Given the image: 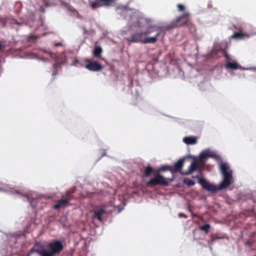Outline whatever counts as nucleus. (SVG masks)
Masks as SVG:
<instances>
[{
	"instance_id": "obj_12",
	"label": "nucleus",
	"mask_w": 256,
	"mask_h": 256,
	"mask_svg": "<svg viewBox=\"0 0 256 256\" xmlns=\"http://www.w3.org/2000/svg\"><path fill=\"white\" fill-rule=\"evenodd\" d=\"M143 32L144 34V36L150 34L153 32H156L155 34H156L158 32L159 33V35L160 34V32L158 28L155 26H151L148 27L146 30L143 31Z\"/></svg>"
},
{
	"instance_id": "obj_10",
	"label": "nucleus",
	"mask_w": 256,
	"mask_h": 256,
	"mask_svg": "<svg viewBox=\"0 0 256 256\" xmlns=\"http://www.w3.org/2000/svg\"><path fill=\"white\" fill-rule=\"evenodd\" d=\"M71 199V196L68 194L66 199H62L57 202V203L54 206V208L56 210H58L60 208H64L68 205L69 200Z\"/></svg>"
},
{
	"instance_id": "obj_9",
	"label": "nucleus",
	"mask_w": 256,
	"mask_h": 256,
	"mask_svg": "<svg viewBox=\"0 0 256 256\" xmlns=\"http://www.w3.org/2000/svg\"><path fill=\"white\" fill-rule=\"evenodd\" d=\"M200 163V162L198 160L196 159H194L192 162L188 170L184 172V173H182V174L184 175H188L191 174L194 171L198 169Z\"/></svg>"
},
{
	"instance_id": "obj_15",
	"label": "nucleus",
	"mask_w": 256,
	"mask_h": 256,
	"mask_svg": "<svg viewBox=\"0 0 256 256\" xmlns=\"http://www.w3.org/2000/svg\"><path fill=\"white\" fill-rule=\"evenodd\" d=\"M248 37V34L242 32H235L231 36L232 38L235 40H242Z\"/></svg>"
},
{
	"instance_id": "obj_4",
	"label": "nucleus",
	"mask_w": 256,
	"mask_h": 256,
	"mask_svg": "<svg viewBox=\"0 0 256 256\" xmlns=\"http://www.w3.org/2000/svg\"><path fill=\"white\" fill-rule=\"evenodd\" d=\"M158 36L159 33L158 32L154 36L144 38L143 31L136 30L130 37L126 38V39L128 42L134 43L154 44L157 41Z\"/></svg>"
},
{
	"instance_id": "obj_30",
	"label": "nucleus",
	"mask_w": 256,
	"mask_h": 256,
	"mask_svg": "<svg viewBox=\"0 0 256 256\" xmlns=\"http://www.w3.org/2000/svg\"><path fill=\"white\" fill-rule=\"evenodd\" d=\"M44 2L46 4V6H50V5L48 4V2H46V0H44Z\"/></svg>"
},
{
	"instance_id": "obj_13",
	"label": "nucleus",
	"mask_w": 256,
	"mask_h": 256,
	"mask_svg": "<svg viewBox=\"0 0 256 256\" xmlns=\"http://www.w3.org/2000/svg\"><path fill=\"white\" fill-rule=\"evenodd\" d=\"M184 159H180L176 163H175L174 165V168H172L173 172H180L181 174L182 172H181V170L184 166Z\"/></svg>"
},
{
	"instance_id": "obj_18",
	"label": "nucleus",
	"mask_w": 256,
	"mask_h": 256,
	"mask_svg": "<svg viewBox=\"0 0 256 256\" xmlns=\"http://www.w3.org/2000/svg\"><path fill=\"white\" fill-rule=\"evenodd\" d=\"M153 169L150 166H146L144 172V174L146 177L149 176L152 172Z\"/></svg>"
},
{
	"instance_id": "obj_22",
	"label": "nucleus",
	"mask_w": 256,
	"mask_h": 256,
	"mask_svg": "<svg viewBox=\"0 0 256 256\" xmlns=\"http://www.w3.org/2000/svg\"><path fill=\"white\" fill-rule=\"evenodd\" d=\"M38 38V36L32 34V35L28 37V40L29 42H33V41L35 40H36Z\"/></svg>"
},
{
	"instance_id": "obj_25",
	"label": "nucleus",
	"mask_w": 256,
	"mask_h": 256,
	"mask_svg": "<svg viewBox=\"0 0 256 256\" xmlns=\"http://www.w3.org/2000/svg\"><path fill=\"white\" fill-rule=\"evenodd\" d=\"M224 56L227 60H231L230 56L226 52H225Z\"/></svg>"
},
{
	"instance_id": "obj_31",
	"label": "nucleus",
	"mask_w": 256,
	"mask_h": 256,
	"mask_svg": "<svg viewBox=\"0 0 256 256\" xmlns=\"http://www.w3.org/2000/svg\"><path fill=\"white\" fill-rule=\"evenodd\" d=\"M60 45H61V44H60V43H58V44H56V46H60Z\"/></svg>"
},
{
	"instance_id": "obj_3",
	"label": "nucleus",
	"mask_w": 256,
	"mask_h": 256,
	"mask_svg": "<svg viewBox=\"0 0 256 256\" xmlns=\"http://www.w3.org/2000/svg\"><path fill=\"white\" fill-rule=\"evenodd\" d=\"M190 16V13L184 12L182 14L172 20L170 24H166L164 27L165 29L168 30L178 27L186 26L191 32H195V26L191 22Z\"/></svg>"
},
{
	"instance_id": "obj_27",
	"label": "nucleus",
	"mask_w": 256,
	"mask_h": 256,
	"mask_svg": "<svg viewBox=\"0 0 256 256\" xmlns=\"http://www.w3.org/2000/svg\"><path fill=\"white\" fill-rule=\"evenodd\" d=\"M40 12L42 13H44L45 12L44 8L42 6H40L39 10Z\"/></svg>"
},
{
	"instance_id": "obj_26",
	"label": "nucleus",
	"mask_w": 256,
	"mask_h": 256,
	"mask_svg": "<svg viewBox=\"0 0 256 256\" xmlns=\"http://www.w3.org/2000/svg\"><path fill=\"white\" fill-rule=\"evenodd\" d=\"M178 216L180 218H187V216L186 215L184 214H183V213H180L178 214Z\"/></svg>"
},
{
	"instance_id": "obj_8",
	"label": "nucleus",
	"mask_w": 256,
	"mask_h": 256,
	"mask_svg": "<svg viewBox=\"0 0 256 256\" xmlns=\"http://www.w3.org/2000/svg\"><path fill=\"white\" fill-rule=\"evenodd\" d=\"M106 213L105 206H102L94 210V214L92 216L93 219H96L99 222H102V215Z\"/></svg>"
},
{
	"instance_id": "obj_32",
	"label": "nucleus",
	"mask_w": 256,
	"mask_h": 256,
	"mask_svg": "<svg viewBox=\"0 0 256 256\" xmlns=\"http://www.w3.org/2000/svg\"><path fill=\"white\" fill-rule=\"evenodd\" d=\"M254 70H256V68H254Z\"/></svg>"
},
{
	"instance_id": "obj_19",
	"label": "nucleus",
	"mask_w": 256,
	"mask_h": 256,
	"mask_svg": "<svg viewBox=\"0 0 256 256\" xmlns=\"http://www.w3.org/2000/svg\"><path fill=\"white\" fill-rule=\"evenodd\" d=\"M184 182V184L189 186H193L195 184V182L194 181L188 178H185Z\"/></svg>"
},
{
	"instance_id": "obj_14",
	"label": "nucleus",
	"mask_w": 256,
	"mask_h": 256,
	"mask_svg": "<svg viewBox=\"0 0 256 256\" xmlns=\"http://www.w3.org/2000/svg\"><path fill=\"white\" fill-rule=\"evenodd\" d=\"M183 142L187 144H195L197 143V138L193 136L184 137Z\"/></svg>"
},
{
	"instance_id": "obj_24",
	"label": "nucleus",
	"mask_w": 256,
	"mask_h": 256,
	"mask_svg": "<svg viewBox=\"0 0 256 256\" xmlns=\"http://www.w3.org/2000/svg\"><path fill=\"white\" fill-rule=\"evenodd\" d=\"M177 7L178 10L180 12L184 11L185 10V6L181 4H178Z\"/></svg>"
},
{
	"instance_id": "obj_17",
	"label": "nucleus",
	"mask_w": 256,
	"mask_h": 256,
	"mask_svg": "<svg viewBox=\"0 0 256 256\" xmlns=\"http://www.w3.org/2000/svg\"><path fill=\"white\" fill-rule=\"evenodd\" d=\"M102 52V49L100 46H96L93 52V54L95 57L100 58Z\"/></svg>"
},
{
	"instance_id": "obj_11",
	"label": "nucleus",
	"mask_w": 256,
	"mask_h": 256,
	"mask_svg": "<svg viewBox=\"0 0 256 256\" xmlns=\"http://www.w3.org/2000/svg\"><path fill=\"white\" fill-rule=\"evenodd\" d=\"M86 68L90 71L98 72L100 70L102 67L97 62H90L86 65Z\"/></svg>"
},
{
	"instance_id": "obj_23",
	"label": "nucleus",
	"mask_w": 256,
	"mask_h": 256,
	"mask_svg": "<svg viewBox=\"0 0 256 256\" xmlns=\"http://www.w3.org/2000/svg\"><path fill=\"white\" fill-rule=\"evenodd\" d=\"M222 238H223L222 237H218L217 236V234H212L211 236V240H212V242H214L216 240L218 239Z\"/></svg>"
},
{
	"instance_id": "obj_21",
	"label": "nucleus",
	"mask_w": 256,
	"mask_h": 256,
	"mask_svg": "<svg viewBox=\"0 0 256 256\" xmlns=\"http://www.w3.org/2000/svg\"><path fill=\"white\" fill-rule=\"evenodd\" d=\"M166 170H170L172 172H173V170H172V168L170 166H164L162 168H160L158 170V172H159L160 171H166Z\"/></svg>"
},
{
	"instance_id": "obj_29",
	"label": "nucleus",
	"mask_w": 256,
	"mask_h": 256,
	"mask_svg": "<svg viewBox=\"0 0 256 256\" xmlns=\"http://www.w3.org/2000/svg\"><path fill=\"white\" fill-rule=\"evenodd\" d=\"M56 74H57V72H56V70H55V71L52 73V76H54Z\"/></svg>"
},
{
	"instance_id": "obj_1",
	"label": "nucleus",
	"mask_w": 256,
	"mask_h": 256,
	"mask_svg": "<svg viewBox=\"0 0 256 256\" xmlns=\"http://www.w3.org/2000/svg\"><path fill=\"white\" fill-rule=\"evenodd\" d=\"M220 170L224 178L218 187L209 183L203 178H198V176L194 178H198V182L203 188L208 192H216L218 190L226 188L232 182V171L230 169L228 164L222 162L220 164Z\"/></svg>"
},
{
	"instance_id": "obj_2",
	"label": "nucleus",
	"mask_w": 256,
	"mask_h": 256,
	"mask_svg": "<svg viewBox=\"0 0 256 256\" xmlns=\"http://www.w3.org/2000/svg\"><path fill=\"white\" fill-rule=\"evenodd\" d=\"M49 250L44 248V246L40 242H36L34 248L28 253V256H30L33 252H36L40 256H55L59 254L64 249L62 243L60 240H54L48 244Z\"/></svg>"
},
{
	"instance_id": "obj_16",
	"label": "nucleus",
	"mask_w": 256,
	"mask_h": 256,
	"mask_svg": "<svg viewBox=\"0 0 256 256\" xmlns=\"http://www.w3.org/2000/svg\"><path fill=\"white\" fill-rule=\"evenodd\" d=\"M225 67L226 68H228L230 70H238L241 68V66L238 65L236 62H227L225 65Z\"/></svg>"
},
{
	"instance_id": "obj_5",
	"label": "nucleus",
	"mask_w": 256,
	"mask_h": 256,
	"mask_svg": "<svg viewBox=\"0 0 256 256\" xmlns=\"http://www.w3.org/2000/svg\"><path fill=\"white\" fill-rule=\"evenodd\" d=\"M169 179L164 178V176L158 172L154 177L148 181L146 184L148 186H154L156 185L167 186L169 184Z\"/></svg>"
},
{
	"instance_id": "obj_7",
	"label": "nucleus",
	"mask_w": 256,
	"mask_h": 256,
	"mask_svg": "<svg viewBox=\"0 0 256 256\" xmlns=\"http://www.w3.org/2000/svg\"><path fill=\"white\" fill-rule=\"evenodd\" d=\"M208 158H212L215 160H218L220 157L218 156L212 154L210 150H206L202 151L200 154L198 160L200 163H202L205 159Z\"/></svg>"
},
{
	"instance_id": "obj_6",
	"label": "nucleus",
	"mask_w": 256,
	"mask_h": 256,
	"mask_svg": "<svg viewBox=\"0 0 256 256\" xmlns=\"http://www.w3.org/2000/svg\"><path fill=\"white\" fill-rule=\"evenodd\" d=\"M116 0H97L94 2L90 0L89 4L92 9L95 10L102 6H109Z\"/></svg>"
},
{
	"instance_id": "obj_28",
	"label": "nucleus",
	"mask_w": 256,
	"mask_h": 256,
	"mask_svg": "<svg viewBox=\"0 0 256 256\" xmlns=\"http://www.w3.org/2000/svg\"><path fill=\"white\" fill-rule=\"evenodd\" d=\"M4 48H5V46L4 45H2L0 43V51L4 50Z\"/></svg>"
},
{
	"instance_id": "obj_20",
	"label": "nucleus",
	"mask_w": 256,
	"mask_h": 256,
	"mask_svg": "<svg viewBox=\"0 0 256 256\" xmlns=\"http://www.w3.org/2000/svg\"><path fill=\"white\" fill-rule=\"evenodd\" d=\"M210 228V226L209 224H204L200 227V229L203 231L208 232Z\"/></svg>"
}]
</instances>
